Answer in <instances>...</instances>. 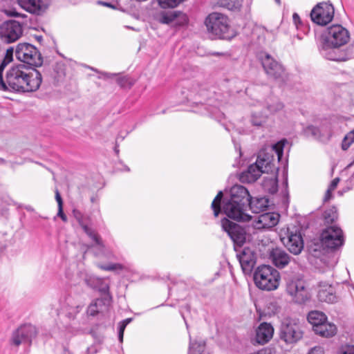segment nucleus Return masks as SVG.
Instances as JSON below:
<instances>
[{
	"instance_id": "nucleus-49",
	"label": "nucleus",
	"mask_w": 354,
	"mask_h": 354,
	"mask_svg": "<svg viewBox=\"0 0 354 354\" xmlns=\"http://www.w3.org/2000/svg\"><path fill=\"white\" fill-rule=\"evenodd\" d=\"M90 69H91L92 71H94L97 73H99L101 75L98 77V78H111V77H113L115 75V74H113V73H104V72H99L97 69L93 68V67H90L89 68Z\"/></svg>"
},
{
	"instance_id": "nucleus-56",
	"label": "nucleus",
	"mask_w": 354,
	"mask_h": 354,
	"mask_svg": "<svg viewBox=\"0 0 354 354\" xmlns=\"http://www.w3.org/2000/svg\"><path fill=\"white\" fill-rule=\"evenodd\" d=\"M132 321V318H127L124 319L120 324V326H124L125 329L126 326Z\"/></svg>"
},
{
	"instance_id": "nucleus-1",
	"label": "nucleus",
	"mask_w": 354,
	"mask_h": 354,
	"mask_svg": "<svg viewBox=\"0 0 354 354\" xmlns=\"http://www.w3.org/2000/svg\"><path fill=\"white\" fill-rule=\"evenodd\" d=\"M6 79L8 90L19 92L36 91L42 82L41 74L38 70L24 64L12 66L7 71Z\"/></svg>"
},
{
	"instance_id": "nucleus-46",
	"label": "nucleus",
	"mask_w": 354,
	"mask_h": 354,
	"mask_svg": "<svg viewBox=\"0 0 354 354\" xmlns=\"http://www.w3.org/2000/svg\"><path fill=\"white\" fill-rule=\"evenodd\" d=\"M116 82L122 88H129L132 85L129 81V79L127 77H118L116 79Z\"/></svg>"
},
{
	"instance_id": "nucleus-62",
	"label": "nucleus",
	"mask_w": 354,
	"mask_h": 354,
	"mask_svg": "<svg viewBox=\"0 0 354 354\" xmlns=\"http://www.w3.org/2000/svg\"><path fill=\"white\" fill-rule=\"evenodd\" d=\"M17 339L20 342V344L22 343H26V342L21 337V335H19Z\"/></svg>"
},
{
	"instance_id": "nucleus-48",
	"label": "nucleus",
	"mask_w": 354,
	"mask_h": 354,
	"mask_svg": "<svg viewBox=\"0 0 354 354\" xmlns=\"http://www.w3.org/2000/svg\"><path fill=\"white\" fill-rule=\"evenodd\" d=\"M3 69H0V90L2 91H8V84L6 83V79L5 78V80L3 79L2 77V71Z\"/></svg>"
},
{
	"instance_id": "nucleus-26",
	"label": "nucleus",
	"mask_w": 354,
	"mask_h": 354,
	"mask_svg": "<svg viewBox=\"0 0 354 354\" xmlns=\"http://www.w3.org/2000/svg\"><path fill=\"white\" fill-rule=\"evenodd\" d=\"M268 207V200L264 197L262 198H252L248 202V207L252 212L259 214L261 212L265 211Z\"/></svg>"
},
{
	"instance_id": "nucleus-60",
	"label": "nucleus",
	"mask_w": 354,
	"mask_h": 354,
	"mask_svg": "<svg viewBox=\"0 0 354 354\" xmlns=\"http://www.w3.org/2000/svg\"><path fill=\"white\" fill-rule=\"evenodd\" d=\"M299 15L297 13H294L293 14V20L295 21V22L296 23L297 20H299Z\"/></svg>"
},
{
	"instance_id": "nucleus-50",
	"label": "nucleus",
	"mask_w": 354,
	"mask_h": 354,
	"mask_svg": "<svg viewBox=\"0 0 354 354\" xmlns=\"http://www.w3.org/2000/svg\"><path fill=\"white\" fill-rule=\"evenodd\" d=\"M341 354H354V346L347 345L343 347Z\"/></svg>"
},
{
	"instance_id": "nucleus-27",
	"label": "nucleus",
	"mask_w": 354,
	"mask_h": 354,
	"mask_svg": "<svg viewBox=\"0 0 354 354\" xmlns=\"http://www.w3.org/2000/svg\"><path fill=\"white\" fill-rule=\"evenodd\" d=\"M317 297L320 301L331 304L336 302L337 299L331 286H328L326 288H321L318 292Z\"/></svg>"
},
{
	"instance_id": "nucleus-36",
	"label": "nucleus",
	"mask_w": 354,
	"mask_h": 354,
	"mask_svg": "<svg viewBox=\"0 0 354 354\" xmlns=\"http://www.w3.org/2000/svg\"><path fill=\"white\" fill-rule=\"evenodd\" d=\"M104 304L102 299H95L93 301L87 308V313L89 315L95 316L96 315L100 310H101V306Z\"/></svg>"
},
{
	"instance_id": "nucleus-61",
	"label": "nucleus",
	"mask_w": 354,
	"mask_h": 354,
	"mask_svg": "<svg viewBox=\"0 0 354 354\" xmlns=\"http://www.w3.org/2000/svg\"><path fill=\"white\" fill-rule=\"evenodd\" d=\"M337 263V257H335L333 260V262L331 263L330 266H333L334 265H335L336 263Z\"/></svg>"
},
{
	"instance_id": "nucleus-10",
	"label": "nucleus",
	"mask_w": 354,
	"mask_h": 354,
	"mask_svg": "<svg viewBox=\"0 0 354 354\" xmlns=\"http://www.w3.org/2000/svg\"><path fill=\"white\" fill-rule=\"evenodd\" d=\"M17 58L27 64L32 66H40L43 59L39 51L35 46L28 43L19 44L16 48Z\"/></svg>"
},
{
	"instance_id": "nucleus-9",
	"label": "nucleus",
	"mask_w": 354,
	"mask_h": 354,
	"mask_svg": "<svg viewBox=\"0 0 354 354\" xmlns=\"http://www.w3.org/2000/svg\"><path fill=\"white\" fill-rule=\"evenodd\" d=\"M280 239L290 252L299 254L304 249V240L300 232L295 228L288 227L280 232Z\"/></svg>"
},
{
	"instance_id": "nucleus-38",
	"label": "nucleus",
	"mask_w": 354,
	"mask_h": 354,
	"mask_svg": "<svg viewBox=\"0 0 354 354\" xmlns=\"http://www.w3.org/2000/svg\"><path fill=\"white\" fill-rule=\"evenodd\" d=\"M305 133L306 135L311 136L315 139L323 140L321 129H319V127H316L313 125L308 126L305 129Z\"/></svg>"
},
{
	"instance_id": "nucleus-6",
	"label": "nucleus",
	"mask_w": 354,
	"mask_h": 354,
	"mask_svg": "<svg viewBox=\"0 0 354 354\" xmlns=\"http://www.w3.org/2000/svg\"><path fill=\"white\" fill-rule=\"evenodd\" d=\"M259 59L269 78L280 83H283L286 81L287 73L284 67L270 55L261 52L259 55Z\"/></svg>"
},
{
	"instance_id": "nucleus-37",
	"label": "nucleus",
	"mask_w": 354,
	"mask_h": 354,
	"mask_svg": "<svg viewBox=\"0 0 354 354\" xmlns=\"http://www.w3.org/2000/svg\"><path fill=\"white\" fill-rule=\"evenodd\" d=\"M223 192L221 191H219L212 203L211 206L214 211V215L215 216H218V215L221 212V202L223 198Z\"/></svg>"
},
{
	"instance_id": "nucleus-39",
	"label": "nucleus",
	"mask_w": 354,
	"mask_h": 354,
	"mask_svg": "<svg viewBox=\"0 0 354 354\" xmlns=\"http://www.w3.org/2000/svg\"><path fill=\"white\" fill-rule=\"evenodd\" d=\"M266 121V117L261 113H253L251 115L250 122L253 126L260 127Z\"/></svg>"
},
{
	"instance_id": "nucleus-32",
	"label": "nucleus",
	"mask_w": 354,
	"mask_h": 354,
	"mask_svg": "<svg viewBox=\"0 0 354 354\" xmlns=\"http://www.w3.org/2000/svg\"><path fill=\"white\" fill-rule=\"evenodd\" d=\"M243 0H218V4L230 10H238L242 6Z\"/></svg>"
},
{
	"instance_id": "nucleus-30",
	"label": "nucleus",
	"mask_w": 354,
	"mask_h": 354,
	"mask_svg": "<svg viewBox=\"0 0 354 354\" xmlns=\"http://www.w3.org/2000/svg\"><path fill=\"white\" fill-rule=\"evenodd\" d=\"M83 231L92 241L95 242V244L96 245L99 246L101 248H104V245L102 242L100 236L95 232L94 229H93L91 225L84 226V229H83Z\"/></svg>"
},
{
	"instance_id": "nucleus-40",
	"label": "nucleus",
	"mask_w": 354,
	"mask_h": 354,
	"mask_svg": "<svg viewBox=\"0 0 354 354\" xmlns=\"http://www.w3.org/2000/svg\"><path fill=\"white\" fill-rule=\"evenodd\" d=\"M319 129H321L323 140H329L332 136V127L330 122L323 123Z\"/></svg>"
},
{
	"instance_id": "nucleus-7",
	"label": "nucleus",
	"mask_w": 354,
	"mask_h": 354,
	"mask_svg": "<svg viewBox=\"0 0 354 354\" xmlns=\"http://www.w3.org/2000/svg\"><path fill=\"white\" fill-rule=\"evenodd\" d=\"M303 337V331L297 319H284L279 328V338L286 344H294Z\"/></svg>"
},
{
	"instance_id": "nucleus-14",
	"label": "nucleus",
	"mask_w": 354,
	"mask_h": 354,
	"mask_svg": "<svg viewBox=\"0 0 354 354\" xmlns=\"http://www.w3.org/2000/svg\"><path fill=\"white\" fill-rule=\"evenodd\" d=\"M286 291L293 301L297 304H304L309 299V293L305 282L300 279L292 280L287 284Z\"/></svg>"
},
{
	"instance_id": "nucleus-59",
	"label": "nucleus",
	"mask_w": 354,
	"mask_h": 354,
	"mask_svg": "<svg viewBox=\"0 0 354 354\" xmlns=\"http://www.w3.org/2000/svg\"><path fill=\"white\" fill-rule=\"evenodd\" d=\"M272 183L274 185L273 190L272 191V192H275L277 191V181L272 180Z\"/></svg>"
},
{
	"instance_id": "nucleus-23",
	"label": "nucleus",
	"mask_w": 354,
	"mask_h": 354,
	"mask_svg": "<svg viewBox=\"0 0 354 354\" xmlns=\"http://www.w3.org/2000/svg\"><path fill=\"white\" fill-rule=\"evenodd\" d=\"M62 308L65 311L66 315L69 319H74L75 316L80 313L82 306L77 304L73 297H67L65 299V303Z\"/></svg>"
},
{
	"instance_id": "nucleus-24",
	"label": "nucleus",
	"mask_w": 354,
	"mask_h": 354,
	"mask_svg": "<svg viewBox=\"0 0 354 354\" xmlns=\"http://www.w3.org/2000/svg\"><path fill=\"white\" fill-rule=\"evenodd\" d=\"M85 282L89 287L97 290L102 293L109 292V286L105 283L104 279L95 276H88L85 279Z\"/></svg>"
},
{
	"instance_id": "nucleus-51",
	"label": "nucleus",
	"mask_w": 354,
	"mask_h": 354,
	"mask_svg": "<svg viewBox=\"0 0 354 354\" xmlns=\"http://www.w3.org/2000/svg\"><path fill=\"white\" fill-rule=\"evenodd\" d=\"M55 200L58 205V208L63 207V201L58 189L55 190Z\"/></svg>"
},
{
	"instance_id": "nucleus-8",
	"label": "nucleus",
	"mask_w": 354,
	"mask_h": 354,
	"mask_svg": "<svg viewBox=\"0 0 354 354\" xmlns=\"http://www.w3.org/2000/svg\"><path fill=\"white\" fill-rule=\"evenodd\" d=\"M320 242L323 249L335 251L344 243V232L338 226L327 227L321 233Z\"/></svg>"
},
{
	"instance_id": "nucleus-35",
	"label": "nucleus",
	"mask_w": 354,
	"mask_h": 354,
	"mask_svg": "<svg viewBox=\"0 0 354 354\" xmlns=\"http://www.w3.org/2000/svg\"><path fill=\"white\" fill-rule=\"evenodd\" d=\"M324 221L327 223H332L337 219L338 214L337 208L332 207L326 209L323 214Z\"/></svg>"
},
{
	"instance_id": "nucleus-25",
	"label": "nucleus",
	"mask_w": 354,
	"mask_h": 354,
	"mask_svg": "<svg viewBox=\"0 0 354 354\" xmlns=\"http://www.w3.org/2000/svg\"><path fill=\"white\" fill-rule=\"evenodd\" d=\"M315 333L322 337H329L333 336L337 332L336 326L325 321L324 323L315 328Z\"/></svg>"
},
{
	"instance_id": "nucleus-2",
	"label": "nucleus",
	"mask_w": 354,
	"mask_h": 354,
	"mask_svg": "<svg viewBox=\"0 0 354 354\" xmlns=\"http://www.w3.org/2000/svg\"><path fill=\"white\" fill-rule=\"evenodd\" d=\"M250 199L251 196L247 188L234 185L230 189V198L224 199L222 209L229 218L236 221H250L252 216L247 213Z\"/></svg>"
},
{
	"instance_id": "nucleus-28",
	"label": "nucleus",
	"mask_w": 354,
	"mask_h": 354,
	"mask_svg": "<svg viewBox=\"0 0 354 354\" xmlns=\"http://www.w3.org/2000/svg\"><path fill=\"white\" fill-rule=\"evenodd\" d=\"M307 319L309 323L313 325L314 330L315 328L326 321L327 317L324 313L314 310L308 313Z\"/></svg>"
},
{
	"instance_id": "nucleus-5",
	"label": "nucleus",
	"mask_w": 354,
	"mask_h": 354,
	"mask_svg": "<svg viewBox=\"0 0 354 354\" xmlns=\"http://www.w3.org/2000/svg\"><path fill=\"white\" fill-rule=\"evenodd\" d=\"M254 281L257 287L263 290H274L279 285V272L273 267L267 265L259 266L254 273Z\"/></svg>"
},
{
	"instance_id": "nucleus-3",
	"label": "nucleus",
	"mask_w": 354,
	"mask_h": 354,
	"mask_svg": "<svg viewBox=\"0 0 354 354\" xmlns=\"http://www.w3.org/2000/svg\"><path fill=\"white\" fill-rule=\"evenodd\" d=\"M274 156L264 151L259 153L254 163L250 165L247 169L239 174V180L244 183H252L258 180L262 174L272 172L275 169Z\"/></svg>"
},
{
	"instance_id": "nucleus-54",
	"label": "nucleus",
	"mask_w": 354,
	"mask_h": 354,
	"mask_svg": "<svg viewBox=\"0 0 354 354\" xmlns=\"http://www.w3.org/2000/svg\"><path fill=\"white\" fill-rule=\"evenodd\" d=\"M339 180H339V178H334V179L332 180V182L330 183V185H329L328 188H329V189H332V190H334V189L337 187V185H338V183H339Z\"/></svg>"
},
{
	"instance_id": "nucleus-4",
	"label": "nucleus",
	"mask_w": 354,
	"mask_h": 354,
	"mask_svg": "<svg viewBox=\"0 0 354 354\" xmlns=\"http://www.w3.org/2000/svg\"><path fill=\"white\" fill-rule=\"evenodd\" d=\"M205 24L207 32L212 39H230L233 37L230 33V26L228 18L221 13L212 12L205 19Z\"/></svg>"
},
{
	"instance_id": "nucleus-31",
	"label": "nucleus",
	"mask_w": 354,
	"mask_h": 354,
	"mask_svg": "<svg viewBox=\"0 0 354 354\" xmlns=\"http://www.w3.org/2000/svg\"><path fill=\"white\" fill-rule=\"evenodd\" d=\"M73 214L79 225L82 227V230L84 229V226L91 225L92 221L90 216L84 215L77 209H74L73 211Z\"/></svg>"
},
{
	"instance_id": "nucleus-52",
	"label": "nucleus",
	"mask_w": 354,
	"mask_h": 354,
	"mask_svg": "<svg viewBox=\"0 0 354 354\" xmlns=\"http://www.w3.org/2000/svg\"><path fill=\"white\" fill-rule=\"evenodd\" d=\"M308 354H324V350L320 346H315L310 349Z\"/></svg>"
},
{
	"instance_id": "nucleus-41",
	"label": "nucleus",
	"mask_w": 354,
	"mask_h": 354,
	"mask_svg": "<svg viewBox=\"0 0 354 354\" xmlns=\"http://www.w3.org/2000/svg\"><path fill=\"white\" fill-rule=\"evenodd\" d=\"M354 142V129L348 132L344 138L342 143V149L347 150Z\"/></svg>"
},
{
	"instance_id": "nucleus-47",
	"label": "nucleus",
	"mask_w": 354,
	"mask_h": 354,
	"mask_svg": "<svg viewBox=\"0 0 354 354\" xmlns=\"http://www.w3.org/2000/svg\"><path fill=\"white\" fill-rule=\"evenodd\" d=\"M102 270H107V271H113L117 269H122V266L119 263H111L107 266H99Z\"/></svg>"
},
{
	"instance_id": "nucleus-55",
	"label": "nucleus",
	"mask_w": 354,
	"mask_h": 354,
	"mask_svg": "<svg viewBox=\"0 0 354 354\" xmlns=\"http://www.w3.org/2000/svg\"><path fill=\"white\" fill-rule=\"evenodd\" d=\"M333 190L328 188V189L326 190V192L325 194V196H324V202H326L328 201H329L331 197H332V194L331 192H333Z\"/></svg>"
},
{
	"instance_id": "nucleus-57",
	"label": "nucleus",
	"mask_w": 354,
	"mask_h": 354,
	"mask_svg": "<svg viewBox=\"0 0 354 354\" xmlns=\"http://www.w3.org/2000/svg\"><path fill=\"white\" fill-rule=\"evenodd\" d=\"M124 330V326L119 327L118 338L120 342H122V340H123Z\"/></svg>"
},
{
	"instance_id": "nucleus-63",
	"label": "nucleus",
	"mask_w": 354,
	"mask_h": 354,
	"mask_svg": "<svg viewBox=\"0 0 354 354\" xmlns=\"http://www.w3.org/2000/svg\"><path fill=\"white\" fill-rule=\"evenodd\" d=\"M115 152L118 154L119 153V149H118V145H116L114 149Z\"/></svg>"
},
{
	"instance_id": "nucleus-43",
	"label": "nucleus",
	"mask_w": 354,
	"mask_h": 354,
	"mask_svg": "<svg viewBox=\"0 0 354 354\" xmlns=\"http://www.w3.org/2000/svg\"><path fill=\"white\" fill-rule=\"evenodd\" d=\"M204 350V344L200 342H190L188 354H201Z\"/></svg>"
},
{
	"instance_id": "nucleus-22",
	"label": "nucleus",
	"mask_w": 354,
	"mask_h": 354,
	"mask_svg": "<svg viewBox=\"0 0 354 354\" xmlns=\"http://www.w3.org/2000/svg\"><path fill=\"white\" fill-rule=\"evenodd\" d=\"M19 5L27 12L40 15L46 10L41 0H17Z\"/></svg>"
},
{
	"instance_id": "nucleus-18",
	"label": "nucleus",
	"mask_w": 354,
	"mask_h": 354,
	"mask_svg": "<svg viewBox=\"0 0 354 354\" xmlns=\"http://www.w3.org/2000/svg\"><path fill=\"white\" fill-rule=\"evenodd\" d=\"M37 335V330L35 326L32 324H25L18 328L12 335V344L18 346L20 345V342L18 340V336L26 342V343H30L32 339L35 337Z\"/></svg>"
},
{
	"instance_id": "nucleus-11",
	"label": "nucleus",
	"mask_w": 354,
	"mask_h": 354,
	"mask_svg": "<svg viewBox=\"0 0 354 354\" xmlns=\"http://www.w3.org/2000/svg\"><path fill=\"white\" fill-rule=\"evenodd\" d=\"M350 35L346 28L339 24L327 28L323 35V41L331 44L335 47H341L348 43Z\"/></svg>"
},
{
	"instance_id": "nucleus-15",
	"label": "nucleus",
	"mask_w": 354,
	"mask_h": 354,
	"mask_svg": "<svg viewBox=\"0 0 354 354\" xmlns=\"http://www.w3.org/2000/svg\"><path fill=\"white\" fill-rule=\"evenodd\" d=\"M236 257L243 273L250 274L257 263L256 252L249 248H244L236 254Z\"/></svg>"
},
{
	"instance_id": "nucleus-16",
	"label": "nucleus",
	"mask_w": 354,
	"mask_h": 354,
	"mask_svg": "<svg viewBox=\"0 0 354 354\" xmlns=\"http://www.w3.org/2000/svg\"><path fill=\"white\" fill-rule=\"evenodd\" d=\"M221 226L234 243L239 244L245 241V233L239 225L230 221L227 218H223L221 221Z\"/></svg>"
},
{
	"instance_id": "nucleus-13",
	"label": "nucleus",
	"mask_w": 354,
	"mask_h": 354,
	"mask_svg": "<svg viewBox=\"0 0 354 354\" xmlns=\"http://www.w3.org/2000/svg\"><path fill=\"white\" fill-rule=\"evenodd\" d=\"M22 34V25L15 20H9L4 22L0 29V36L6 43L16 41L21 37Z\"/></svg>"
},
{
	"instance_id": "nucleus-58",
	"label": "nucleus",
	"mask_w": 354,
	"mask_h": 354,
	"mask_svg": "<svg viewBox=\"0 0 354 354\" xmlns=\"http://www.w3.org/2000/svg\"><path fill=\"white\" fill-rule=\"evenodd\" d=\"M353 185L351 183V186H349V187L348 186V187H346L344 188V189H343V190H342V192H348V190L351 189H352V187H353Z\"/></svg>"
},
{
	"instance_id": "nucleus-34",
	"label": "nucleus",
	"mask_w": 354,
	"mask_h": 354,
	"mask_svg": "<svg viewBox=\"0 0 354 354\" xmlns=\"http://www.w3.org/2000/svg\"><path fill=\"white\" fill-rule=\"evenodd\" d=\"M174 12L176 15V17L174 19L173 26L174 27H181L187 24L188 18L187 16L180 11H174Z\"/></svg>"
},
{
	"instance_id": "nucleus-64",
	"label": "nucleus",
	"mask_w": 354,
	"mask_h": 354,
	"mask_svg": "<svg viewBox=\"0 0 354 354\" xmlns=\"http://www.w3.org/2000/svg\"><path fill=\"white\" fill-rule=\"evenodd\" d=\"M354 165V160L347 166V167H351Z\"/></svg>"
},
{
	"instance_id": "nucleus-42",
	"label": "nucleus",
	"mask_w": 354,
	"mask_h": 354,
	"mask_svg": "<svg viewBox=\"0 0 354 354\" xmlns=\"http://www.w3.org/2000/svg\"><path fill=\"white\" fill-rule=\"evenodd\" d=\"M158 5L162 8H175L185 0H157Z\"/></svg>"
},
{
	"instance_id": "nucleus-19",
	"label": "nucleus",
	"mask_w": 354,
	"mask_h": 354,
	"mask_svg": "<svg viewBox=\"0 0 354 354\" xmlns=\"http://www.w3.org/2000/svg\"><path fill=\"white\" fill-rule=\"evenodd\" d=\"M339 47H335L330 43L323 41L322 44L319 48L321 55L326 59L335 61V62H343L346 59L343 57V55L340 50Z\"/></svg>"
},
{
	"instance_id": "nucleus-20",
	"label": "nucleus",
	"mask_w": 354,
	"mask_h": 354,
	"mask_svg": "<svg viewBox=\"0 0 354 354\" xmlns=\"http://www.w3.org/2000/svg\"><path fill=\"white\" fill-rule=\"evenodd\" d=\"M273 334L274 328L270 324L261 323L256 330L255 341L259 344L263 345L272 339Z\"/></svg>"
},
{
	"instance_id": "nucleus-53",
	"label": "nucleus",
	"mask_w": 354,
	"mask_h": 354,
	"mask_svg": "<svg viewBox=\"0 0 354 354\" xmlns=\"http://www.w3.org/2000/svg\"><path fill=\"white\" fill-rule=\"evenodd\" d=\"M57 216L60 217L64 222H67V216L63 212V207L58 208Z\"/></svg>"
},
{
	"instance_id": "nucleus-21",
	"label": "nucleus",
	"mask_w": 354,
	"mask_h": 354,
	"mask_svg": "<svg viewBox=\"0 0 354 354\" xmlns=\"http://www.w3.org/2000/svg\"><path fill=\"white\" fill-rule=\"evenodd\" d=\"M270 259L275 266L283 268L289 263L291 258L285 250L276 248L270 252Z\"/></svg>"
},
{
	"instance_id": "nucleus-12",
	"label": "nucleus",
	"mask_w": 354,
	"mask_h": 354,
	"mask_svg": "<svg viewBox=\"0 0 354 354\" xmlns=\"http://www.w3.org/2000/svg\"><path fill=\"white\" fill-rule=\"evenodd\" d=\"M334 17V8L328 2L317 3L310 12L313 22L318 25L325 26L332 21Z\"/></svg>"
},
{
	"instance_id": "nucleus-17",
	"label": "nucleus",
	"mask_w": 354,
	"mask_h": 354,
	"mask_svg": "<svg viewBox=\"0 0 354 354\" xmlns=\"http://www.w3.org/2000/svg\"><path fill=\"white\" fill-rule=\"evenodd\" d=\"M279 214L274 212L264 213L254 220L252 226L257 230L270 229L279 223Z\"/></svg>"
},
{
	"instance_id": "nucleus-29",
	"label": "nucleus",
	"mask_w": 354,
	"mask_h": 354,
	"mask_svg": "<svg viewBox=\"0 0 354 354\" xmlns=\"http://www.w3.org/2000/svg\"><path fill=\"white\" fill-rule=\"evenodd\" d=\"M176 17L174 10L161 11L156 16V20L162 24L173 26L174 19Z\"/></svg>"
},
{
	"instance_id": "nucleus-45",
	"label": "nucleus",
	"mask_w": 354,
	"mask_h": 354,
	"mask_svg": "<svg viewBox=\"0 0 354 354\" xmlns=\"http://www.w3.org/2000/svg\"><path fill=\"white\" fill-rule=\"evenodd\" d=\"M284 108L283 104L280 101H275L272 104H270L267 106L268 110L271 113H275L279 111H281Z\"/></svg>"
},
{
	"instance_id": "nucleus-44",
	"label": "nucleus",
	"mask_w": 354,
	"mask_h": 354,
	"mask_svg": "<svg viewBox=\"0 0 354 354\" xmlns=\"http://www.w3.org/2000/svg\"><path fill=\"white\" fill-rule=\"evenodd\" d=\"M286 142L287 141L286 140H283L274 145L272 147V151H274L279 160H280L283 156V147Z\"/></svg>"
},
{
	"instance_id": "nucleus-33",
	"label": "nucleus",
	"mask_w": 354,
	"mask_h": 354,
	"mask_svg": "<svg viewBox=\"0 0 354 354\" xmlns=\"http://www.w3.org/2000/svg\"><path fill=\"white\" fill-rule=\"evenodd\" d=\"M13 51V47H10L6 50H1V56L3 57V59L0 64V69H4V68L12 61Z\"/></svg>"
}]
</instances>
